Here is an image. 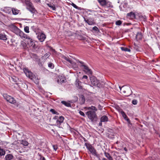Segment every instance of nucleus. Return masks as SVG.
<instances>
[{
  "label": "nucleus",
  "instance_id": "obj_42",
  "mask_svg": "<svg viewBox=\"0 0 160 160\" xmlns=\"http://www.w3.org/2000/svg\"><path fill=\"white\" fill-rule=\"evenodd\" d=\"M49 54H50V53H46V54H45L42 57L43 58H46L47 57H48V56H49Z\"/></svg>",
  "mask_w": 160,
  "mask_h": 160
},
{
  "label": "nucleus",
  "instance_id": "obj_28",
  "mask_svg": "<svg viewBox=\"0 0 160 160\" xmlns=\"http://www.w3.org/2000/svg\"><path fill=\"white\" fill-rule=\"evenodd\" d=\"M25 3L27 6V7L32 4L30 0H25Z\"/></svg>",
  "mask_w": 160,
  "mask_h": 160
},
{
  "label": "nucleus",
  "instance_id": "obj_5",
  "mask_svg": "<svg viewBox=\"0 0 160 160\" xmlns=\"http://www.w3.org/2000/svg\"><path fill=\"white\" fill-rule=\"evenodd\" d=\"M91 84L93 85L100 88L101 85L99 80H98L96 77L92 76L90 78Z\"/></svg>",
  "mask_w": 160,
  "mask_h": 160
},
{
  "label": "nucleus",
  "instance_id": "obj_8",
  "mask_svg": "<svg viewBox=\"0 0 160 160\" xmlns=\"http://www.w3.org/2000/svg\"><path fill=\"white\" fill-rule=\"evenodd\" d=\"M15 30L17 34H18L22 38H24L26 36V34H25L23 32L21 31L17 27H15Z\"/></svg>",
  "mask_w": 160,
  "mask_h": 160
},
{
  "label": "nucleus",
  "instance_id": "obj_26",
  "mask_svg": "<svg viewBox=\"0 0 160 160\" xmlns=\"http://www.w3.org/2000/svg\"><path fill=\"white\" fill-rule=\"evenodd\" d=\"M61 103L68 107H70L71 106V104L68 102L65 101H62Z\"/></svg>",
  "mask_w": 160,
  "mask_h": 160
},
{
  "label": "nucleus",
  "instance_id": "obj_23",
  "mask_svg": "<svg viewBox=\"0 0 160 160\" xmlns=\"http://www.w3.org/2000/svg\"><path fill=\"white\" fill-rule=\"evenodd\" d=\"M62 58L64 60L69 62L70 63H72V61L71 59L68 57L65 56H63L62 57Z\"/></svg>",
  "mask_w": 160,
  "mask_h": 160
},
{
  "label": "nucleus",
  "instance_id": "obj_11",
  "mask_svg": "<svg viewBox=\"0 0 160 160\" xmlns=\"http://www.w3.org/2000/svg\"><path fill=\"white\" fill-rule=\"evenodd\" d=\"M127 18L129 19H133L135 18V15L134 12H131L128 13L127 15Z\"/></svg>",
  "mask_w": 160,
  "mask_h": 160
},
{
  "label": "nucleus",
  "instance_id": "obj_2",
  "mask_svg": "<svg viewBox=\"0 0 160 160\" xmlns=\"http://www.w3.org/2000/svg\"><path fill=\"white\" fill-rule=\"evenodd\" d=\"M23 71L27 77L32 80L36 84L38 83V80L37 78L28 68H24Z\"/></svg>",
  "mask_w": 160,
  "mask_h": 160
},
{
  "label": "nucleus",
  "instance_id": "obj_21",
  "mask_svg": "<svg viewBox=\"0 0 160 160\" xmlns=\"http://www.w3.org/2000/svg\"><path fill=\"white\" fill-rule=\"evenodd\" d=\"M0 39L6 40L7 39L6 36L4 34L0 33Z\"/></svg>",
  "mask_w": 160,
  "mask_h": 160
},
{
  "label": "nucleus",
  "instance_id": "obj_16",
  "mask_svg": "<svg viewBox=\"0 0 160 160\" xmlns=\"http://www.w3.org/2000/svg\"><path fill=\"white\" fill-rule=\"evenodd\" d=\"M20 10H18L16 8H12V12L14 15H16L19 14L20 12Z\"/></svg>",
  "mask_w": 160,
  "mask_h": 160
},
{
  "label": "nucleus",
  "instance_id": "obj_10",
  "mask_svg": "<svg viewBox=\"0 0 160 160\" xmlns=\"http://www.w3.org/2000/svg\"><path fill=\"white\" fill-rule=\"evenodd\" d=\"M37 38L40 42H43L46 38V36L43 33H40L37 36Z\"/></svg>",
  "mask_w": 160,
  "mask_h": 160
},
{
  "label": "nucleus",
  "instance_id": "obj_24",
  "mask_svg": "<svg viewBox=\"0 0 160 160\" xmlns=\"http://www.w3.org/2000/svg\"><path fill=\"white\" fill-rule=\"evenodd\" d=\"M104 154L106 157L109 160H112L113 159L112 157L110 156V154L107 152H105Z\"/></svg>",
  "mask_w": 160,
  "mask_h": 160
},
{
  "label": "nucleus",
  "instance_id": "obj_52",
  "mask_svg": "<svg viewBox=\"0 0 160 160\" xmlns=\"http://www.w3.org/2000/svg\"><path fill=\"white\" fill-rule=\"evenodd\" d=\"M102 160H107L105 158H103Z\"/></svg>",
  "mask_w": 160,
  "mask_h": 160
},
{
  "label": "nucleus",
  "instance_id": "obj_1",
  "mask_svg": "<svg viewBox=\"0 0 160 160\" xmlns=\"http://www.w3.org/2000/svg\"><path fill=\"white\" fill-rule=\"evenodd\" d=\"M84 108L86 110H88L85 114L89 119L92 121L97 120V116L96 112L97 111V109L95 107L91 106L90 107H85Z\"/></svg>",
  "mask_w": 160,
  "mask_h": 160
},
{
  "label": "nucleus",
  "instance_id": "obj_48",
  "mask_svg": "<svg viewBox=\"0 0 160 160\" xmlns=\"http://www.w3.org/2000/svg\"><path fill=\"white\" fill-rule=\"evenodd\" d=\"M88 78V76H86V75H84L83 76L82 78V79L85 78V79H87Z\"/></svg>",
  "mask_w": 160,
  "mask_h": 160
},
{
  "label": "nucleus",
  "instance_id": "obj_36",
  "mask_svg": "<svg viewBox=\"0 0 160 160\" xmlns=\"http://www.w3.org/2000/svg\"><path fill=\"white\" fill-rule=\"evenodd\" d=\"M24 31L27 33H28L29 32V28L28 26H26L24 28Z\"/></svg>",
  "mask_w": 160,
  "mask_h": 160
},
{
  "label": "nucleus",
  "instance_id": "obj_6",
  "mask_svg": "<svg viewBox=\"0 0 160 160\" xmlns=\"http://www.w3.org/2000/svg\"><path fill=\"white\" fill-rule=\"evenodd\" d=\"M3 96L4 98L9 102L12 104L16 103V100L12 97L6 94H4Z\"/></svg>",
  "mask_w": 160,
  "mask_h": 160
},
{
  "label": "nucleus",
  "instance_id": "obj_55",
  "mask_svg": "<svg viewBox=\"0 0 160 160\" xmlns=\"http://www.w3.org/2000/svg\"><path fill=\"white\" fill-rule=\"evenodd\" d=\"M159 137L160 138V135H159Z\"/></svg>",
  "mask_w": 160,
  "mask_h": 160
},
{
  "label": "nucleus",
  "instance_id": "obj_9",
  "mask_svg": "<svg viewBox=\"0 0 160 160\" xmlns=\"http://www.w3.org/2000/svg\"><path fill=\"white\" fill-rule=\"evenodd\" d=\"M64 119V118L62 116L59 117L56 121L57 126L59 128H60L61 124L63 122Z\"/></svg>",
  "mask_w": 160,
  "mask_h": 160
},
{
  "label": "nucleus",
  "instance_id": "obj_7",
  "mask_svg": "<svg viewBox=\"0 0 160 160\" xmlns=\"http://www.w3.org/2000/svg\"><path fill=\"white\" fill-rule=\"evenodd\" d=\"M85 144L87 149L91 153L93 154H96V150L90 144L86 143Z\"/></svg>",
  "mask_w": 160,
  "mask_h": 160
},
{
  "label": "nucleus",
  "instance_id": "obj_51",
  "mask_svg": "<svg viewBox=\"0 0 160 160\" xmlns=\"http://www.w3.org/2000/svg\"><path fill=\"white\" fill-rule=\"evenodd\" d=\"M119 142L118 141H117V142H116L115 144H118L119 143Z\"/></svg>",
  "mask_w": 160,
  "mask_h": 160
},
{
  "label": "nucleus",
  "instance_id": "obj_18",
  "mask_svg": "<svg viewBox=\"0 0 160 160\" xmlns=\"http://www.w3.org/2000/svg\"><path fill=\"white\" fill-rule=\"evenodd\" d=\"M81 82L78 79L76 80V81L75 85L79 89L82 88V87L81 85Z\"/></svg>",
  "mask_w": 160,
  "mask_h": 160
},
{
  "label": "nucleus",
  "instance_id": "obj_12",
  "mask_svg": "<svg viewBox=\"0 0 160 160\" xmlns=\"http://www.w3.org/2000/svg\"><path fill=\"white\" fill-rule=\"evenodd\" d=\"M30 42L29 43V46L32 48L33 49H35L37 48V45L36 44V42L32 40L31 41H30Z\"/></svg>",
  "mask_w": 160,
  "mask_h": 160
},
{
  "label": "nucleus",
  "instance_id": "obj_49",
  "mask_svg": "<svg viewBox=\"0 0 160 160\" xmlns=\"http://www.w3.org/2000/svg\"><path fill=\"white\" fill-rule=\"evenodd\" d=\"M58 117L57 116H55L54 118H53V119H58Z\"/></svg>",
  "mask_w": 160,
  "mask_h": 160
},
{
  "label": "nucleus",
  "instance_id": "obj_30",
  "mask_svg": "<svg viewBox=\"0 0 160 160\" xmlns=\"http://www.w3.org/2000/svg\"><path fill=\"white\" fill-rule=\"evenodd\" d=\"M5 154V151L3 149L0 148V157L4 156Z\"/></svg>",
  "mask_w": 160,
  "mask_h": 160
},
{
  "label": "nucleus",
  "instance_id": "obj_56",
  "mask_svg": "<svg viewBox=\"0 0 160 160\" xmlns=\"http://www.w3.org/2000/svg\"><path fill=\"white\" fill-rule=\"evenodd\" d=\"M112 160H113V159H112Z\"/></svg>",
  "mask_w": 160,
  "mask_h": 160
},
{
  "label": "nucleus",
  "instance_id": "obj_15",
  "mask_svg": "<svg viewBox=\"0 0 160 160\" xmlns=\"http://www.w3.org/2000/svg\"><path fill=\"white\" fill-rule=\"evenodd\" d=\"M27 9L32 13H35L36 12L32 4L27 7Z\"/></svg>",
  "mask_w": 160,
  "mask_h": 160
},
{
  "label": "nucleus",
  "instance_id": "obj_50",
  "mask_svg": "<svg viewBox=\"0 0 160 160\" xmlns=\"http://www.w3.org/2000/svg\"><path fill=\"white\" fill-rule=\"evenodd\" d=\"M124 150L126 151H127V149L125 147V148H124Z\"/></svg>",
  "mask_w": 160,
  "mask_h": 160
},
{
  "label": "nucleus",
  "instance_id": "obj_3",
  "mask_svg": "<svg viewBox=\"0 0 160 160\" xmlns=\"http://www.w3.org/2000/svg\"><path fill=\"white\" fill-rule=\"evenodd\" d=\"M97 0L101 6L105 8H113L111 2L107 0Z\"/></svg>",
  "mask_w": 160,
  "mask_h": 160
},
{
  "label": "nucleus",
  "instance_id": "obj_54",
  "mask_svg": "<svg viewBox=\"0 0 160 160\" xmlns=\"http://www.w3.org/2000/svg\"><path fill=\"white\" fill-rule=\"evenodd\" d=\"M74 160H78V159H75Z\"/></svg>",
  "mask_w": 160,
  "mask_h": 160
},
{
  "label": "nucleus",
  "instance_id": "obj_13",
  "mask_svg": "<svg viewBox=\"0 0 160 160\" xmlns=\"http://www.w3.org/2000/svg\"><path fill=\"white\" fill-rule=\"evenodd\" d=\"M3 11L6 13L10 14L12 11V8L10 7H4L3 9Z\"/></svg>",
  "mask_w": 160,
  "mask_h": 160
},
{
  "label": "nucleus",
  "instance_id": "obj_32",
  "mask_svg": "<svg viewBox=\"0 0 160 160\" xmlns=\"http://www.w3.org/2000/svg\"><path fill=\"white\" fill-rule=\"evenodd\" d=\"M121 49L122 51H125L130 52L131 51L129 49L127 48L122 47L121 48Z\"/></svg>",
  "mask_w": 160,
  "mask_h": 160
},
{
  "label": "nucleus",
  "instance_id": "obj_33",
  "mask_svg": "<svg viewBox=\"0 0 160 160\" xmlns=\"http://www.w3.org/2000/svg\"><path fill=\"white\" fill-rule=\"evenodd\" d=\"M123 118H124V119L126 120L129 123H130V121L129 119L128 118V117L127 116V115L126 114L125 116H123Z\"/></svg>",
  "mask_w": 160,
  "mask_h": 160
},
{
  "label": "nucleus",
  "instance_id": "obj_25",
  "mask_svg": "<svg viewBox=\"0 0 160 160\" xmlns=\"http://www.w3.org/2000/svg\"><path fill=\"white\" fill-rule=\"evenodd\" d=\"M65 80V78L62 77H61L59 78V79L58 80L57 82L58 83H62L64 82Z\"/></svg>",
  "mask_w": 160,
  "mask_h": 160
},
{
  "label": "nucleus",
  "instance_id": "obj_20",
  "mask_svg": "<svg viewBox=\"0 0 160 160\" xmlns=\"http://www.w3.org/2000/svg\"><path fill=\"white\" fill-rule=\"evenodd\" d=\"M142 38V36L141 32H138L137 33L136 36V38L138 40H141Z\"/></svg>",
  "mask_w": 160,
  "mask_h": 160
},
{
  "label": "nucleus",
  "instance_id": "obj_14",
  "mask_svg": "<svg viewBox=\"0 0 160 160\" xmlns=\"http://www.w3.org/2000/svg\"><path fill=\"white\" fill-rule=\"evenodd\" d=\"M85 22L89 25H92L94 24L93 20L92 18L87 19L84 18Z\"/></svg>",
  "mask_w": 160,
  "mask_h": 160
},
{
  "label": "nucleus",
  "instance_id": "obj_22",
  "mask_svg": "<svg viewBox=\"0 0 160 160\" xmlns=\"http://www.w3.org/2000/svg\"><path fill=\"white\" fill-rule=\"evenodd\" d=\"M20 142L21 144L23 145L24 146H28V142L26 140H22L20 141Z\"/></svg>",
  "mask_w": 160,
  "mask_h": 160
},
{
  "label": "nucleus",
  "instance_id": "obj_34",
  "mask_svg": "<svg viewBox=\"0 0 160 160\" xmlns=\"http://www.w3.org/2000/svg\"><path fill=\"white\" fill-rule=\"evenodd\" d=\"M21 45L24 48H25L27 47L26 43L23 41L21 42Z\"/></svg>",
  "mask_w": 160,
  "mask_h": 160
},
{
  "label": "nucleus",
  "instance_id": "obj_27",
  "mask_svg": "<svg viewBox=\"0 0 160 160\" xmlns=\"http://www.w3.org/2000/svg\"><path fill=\"white\" fill-rule=\"evenodd\" d=\"M108 118L107 116H103L101 118V122H107L108 121Z\"/></svg>",
  "mask_w": 160,
  "mask_h": 160
},
{
  "label": "nucleus",
  "instance_id": "obj_19",
  "mask_svg": "<svg viewBox=\"0 0 160 160\" xmlns=\"http://www.w3.org/2000/svg\"><path fill=\"white\" fill-rule=\"evenodd\" d=\"M72 66V68L75 70H77L78 69V68L77 64L74 62H72V63H70Z\"/></svg>",
  "mask_w": 160,
  "mask_h": 160
},
{
  "label": "nucleus",
  "instance_id": "obj_53",
  "mask_svg": "<svg viewBox=\"0 0 160 160\" xmlns=\"http://www.w3.org/2000/svg\"><path fill=\"white\" fill-rule=\"evenodd\" d=\"M123 92L124 93L125 92V91H123Z\"/></svg>",
  "mask_w": 160,
  "mask_h": 160
},
{
  "label": "nucleus",
  "instance_id": "obj_43",
  "mask_svg": "<svg viewBox=\"0 0 160 160\" xmlns=\"http://www.w3.org/2000/svg\"><path fill=\"white\" fill-rule=\"evenodd\" d=\"M40 157L39 160H46L45 158L43 156H42L41 155H39Z\"/></svg>",
  "mask_w": 160,
  "mask_h": 160
},
{
  "label": "nucleus",
  "instance_id": "obj_39",
  "mask_svg": "<svg viewBox=\"0 0 160 160\" xmlns=\"http://www.w3.org/2000/svg\"><path fill=\"white\" fill-rule=\"evenodd\" d=\"M79 113L81 115L84 117H85V115L83 112L80 110L79 112Z\"/></svg>",
  "mask_w": 160,
  "mask_h": 160
},
{
  "label": "nucleus",
  "instance_id": "obj_35",
  "mask_svg": "<svg viewBox=\"0 0 160 160\" xmlns=\"http://www.w3.org/2000/svg\"><path fill=\"white\" fill-rule=\"evenodd\" d=\"M50 111L53 114H56V115H58L59 113L55 111L54 109H51L50 110Z\"/></svg>",
  "mask_w": 160,
  "mask_h": 160
},
{
  "label": "nucleus",
  "instance_id": "obj_31",
  "mask_svg": "<svg viewBox=\"0 0 160 160\" xmlns=\"http://www.w3.org/2000/svg\"><path fill=\"white\" fill-rule=\"evenodd\" d=\"M47 5L49 7L52 9V10H55L56 8L54 5L52 4L51 3H48L47 4Z\"/></svg>",
  "mask_w": 160,
  "mask_h": 160
},
{
  "label": "nucleus",
  "instance_id": "obj_46",
  "mask_svg": "<svg viewBox=\"0 0 160 160\" xmlns=\"http://www.w3.org/2000/svg\"><path fill=\"white\" fill-rule=\"evenodd\" d=\"M98 108L99 109L101 110H102V107L100 104L98 105Z\"/></svg>",
  "mask_w": 160,
  "mask_h": 160
},
{
  "label": "nucleus",
  "instance_id": "obj_4",
  "mask_svg": "<svg viewBox=\"0 0 160 160\" xmlns=\"http://www.w3.org/2000/svg\"><path fill=\"white\" fill-rule=\"evenodd\" d=\"M81 64V67L83 68V71L88 75H92V71L89 68L88 66L86 65L84 63L82 62H79Z\"/></svg>",
  "mask_w": 160,
  "mask_h": 160
},
{
  "label": "nucleus",
  "instance_id": "obj_47",
  "mask_svg": "<svg viewBox=\"0 0 160 160\" xmlns=\"http://www.w3.org/2000/svg\"><path fill=\"white\" fill-rule=\"evenodd\" d=\"M53 149H54L55 150V151H56V150H57V147L56 146H55V145H53Z\"/></svg>",
  "mask_w": 160,
  "mask_h": 160
},
{
  "label": "nucleus",
  "instance_id": "obj_45",
  "mask_svg": "<svg viewBox=\"0 0 160 160\" xmlns=\"http://www.w3.org/2000/svg\"><path fill=\"white\" fill-rule=\"evenodd\" d=\"M120 113L122 115V117L123 116H125V115L126 114L123 111H121Z\"/></svg>",
  "mask_w": 160,
  "mask_h": 160
},
{
  "label": "nucleus",
  "instance_id": "obj_29",
  "mask_svg": "<svg viewBox=\"0 0 160 160\" xmlns=\"http://www.w3.org/2000/svg\"><path fill=\"white\" fill-rule=\"evenodd\" d=\"M71 5L74 8H76V9H77L78 10H82V8H81L80 7H78L76 4H75L74 3H72L71 4Z\"/></svg>",
  "mask_w": 160,
  "mask_h": 160
},
{
  "label": "nucleus",
  "instance_id": "obj_17",
  "mask_svg": "<svg viewBox=\"0 0 160 160\" xmlns=\"http://www.w3.org/2000/svg\"><path fill=\"white\" fill-rule=\"evenodd\" d=\"M6 160H14L13 156L11 154H8L5 157Z\"/></svg>",
  "mask_w": 160,
  "mask_h": 160
},
{
  "label": "nucleus",
  "instance_id": "obj_37",
  "mask_svg": "<svg viewBox=\"0 0 160 160\" xmlns=\"http://www.w3.org/2000/svg\"><path fill=\"white\" fill-rule=\"evenodd\" d=\"M48 66L51 68H53L54 67V65L52 63L50 62L48 64Z\"/></svg>",
  "mask_w": 160,
  "mask_h": 160
},
{
  "label": "nucleus",
  "instance_id": "obj_38",
  "mask_svg": "<svg viewBox=\"0 0 160 160\" xmlns=\"http://www.w3.org/2000/svg\"><path fill=\"white\" fill-rule=\"evenodd\" d=\"M24 38L29 40H30V41L32 40V39L31 38V37L27 35H26V36Z\"/></svg>",
  "mask_w": 160,
  "mask_h": 160
},
{
  "label": "nucleus",
  "instance_id": "obj_40",
  "mask_svg": "<svg viewBox=\"0 0 160 160\" xmlns=\"http://www.w3.org/2000/svg\"><path fill=\"white\" fill-rule=\"evenodd\" d=\"M122 24V22L120 20L117 21L116 22V24L117 25H120Z\"/></svg>",
  "mask_w": 160,
  "mask_h": 160
},
{
  "label": "nucleus",
  "instance_id": "obj_41",
  "mask_svg": "<svg viewBox=\"0 0 160 160\" xmlns=\"http://www.w3.org/2000/svg\"><path fill=\"white\" fill-rule=\"evenodd\" d=\"M138 101L137 100L134 99L132 101V103L134 105H136Z\"/></svg>",
  "mask_w": 160,
  "mask_h": 160
},
{
  "label": "nucleus",
  "instance_id": "obj_44",
  "mask_svg": "<svg viewBox=\"0 0 160 160\" xmlns=\"http://www.w3.org/2000/svg\"><path fill=\"white\" fill-rule=\"evenodd\" d=\"M92 29L95 31H97L98 30V28L96 26L93 27L92 28Z\"/></svg>",
  "mask_w": 160,
  "mask_h": 160
}]
</instances>
